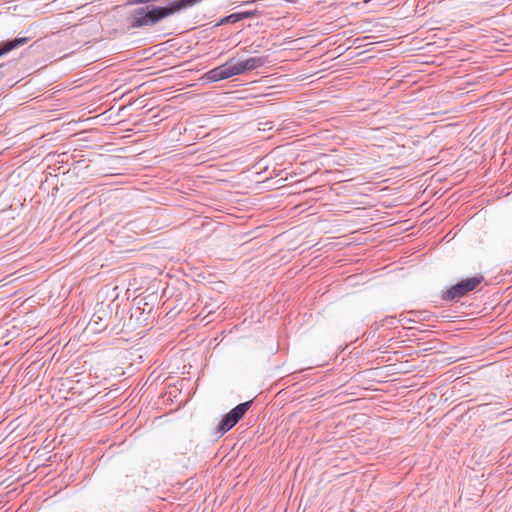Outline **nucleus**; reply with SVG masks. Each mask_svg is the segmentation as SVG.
I'll use <instances>...</instances> for the list:
<instances>
[{
	"label": "nucleus",
	"instance_id": "obj_9",
	"mask_svg": "<svg viewBox=\"0 0 512 512\" xmlns=\"http://www.w3.org/2000/svg\"><path fill=\"white\" fill-rule=\"evenodd\" d=\"M157 0H131L129 4H147L149 2H156Z\"/></svg>",
	"mask_w": 512,
	"mask_h": 512
},
{
	"label": "nucleus",
	"instance_id": "obj_7",
	"mask_svg": "<svg viewBox=\"0 0 512 512\" xmlns=\"http://www.w3.org/2000/svg\"><path fill=\"white\" fill-rule=\"evenodd\" d=\"M238 21H240V20H239V14H238V13H233V14H231V15H228V16H226V17L222 20V22H228V23H236V22H238Z\"/></svg>",
	"mask_w": 512,
	"mask_h": 512
},
{
	"label": "nucleus",
	"instance_id": "obj_1",
	"mask_svg": "<svg viewBox=\"0 0 512 512\" xmlns=\"http://www.w3.org/2000/svg\"><path fill=\"white\" fill-rule=\"evenodd\" d=\"M199 1L200 0H175L167 6L147 5L139 7L130 13L127 17V22L131 28L153 26L170 15L194 6Z\"/></svg>",
	"mask_w": 512,
	"mask_h": 512
},
{
	"label": "nucleus",
	"instance_id": "obj_4",
	"mask_svg": "<svg viewBox=\"0 0 512 512\" xmlns=\"http://www.w3.org/2000/svg\"><path fill=\"white\" fill-rule=\"evenodd\" d=\"M233 76H236L233 60H229L226 63L209 70L205 74L206 79L211 82L225 80Z\"/></svg>",
	"mask_w": 512,
	"mask_h": 512
},
{
	"label": "nucleus",
	"instance_id": "obj_8",
	"mask_svg": "<svg viewBox=\"0 0 512 512\" xmlns=\"http://www.w3.org/2000/svg\"><path fill=\"white\" fill-rule=\"evenodd\" d=\"M239 14V20L251 18L255 15L254 11H245V12H238Z\"/></svg>",
	"mask_w": 512,
	"mask_h": 512
},
{
	"label": "nucleus",
	"instance_id": "obj_3",
	"mask_svg": "<svg viewBox=\"0 0 512 512\" xmlns=\"http://www.w3.org/2000/svg\"><path fill=\"white\" fill-rule=\"evenodd\" d=\"M252 403V400L245 401L231 409L227 414L223 416L217 427V432L220 433V435H223L232 429L244 417L246 412L250 409Z\"/></svg>",
	"mask_w": 512,
	"mask_h": 512
},
{
	"label": "nucleus",
	"instance_id": "obj_5",
	"mask_svg": "<svg viewBox=\"0 0 512 512\" xmlns=\"http://www.w3.org/2000/svg\"><path fill=\"white\" fill-rule=\"evenodd\" d=\"M267 58L263 56L251 57L243 61L234 62L236 75H241L247 71H253L262 67Z\"/></svg>",
	"mask_w": 512,
	"mask_h": 512
},
{
	"label": "nucleus",
	"instance_id": "obj_2",
	"mask_svg": "<svg viewBox=\"0 0 512 512\" xmlns=\"http://www.w3.org/2000/svg\"><path fill=\"white\" fill-rule=\"evenodd\" d=\"M482 281V276L464 279L446 290L442 295V299L445 301L458 300L473 291Z\"/></svg>",
	"mask_w": 512,
	"mask_h": 512
},
{
	"label": "nucleus",
	"instance_id": "obj_10",
	"mask_svg": "<svg viewBox=\"0 0 512 512\" xmlns=\"http://www.w3.org/2000/svg\"><path fill=\"white\" fill-rule=\"evenodd\" d=\"M98 320H101V317L97 316V315H93L92 317V321L95 323V324H99V321Z\"/></svg>",
	"mask_w": 512,
	"mask_h": 512
},
{
	"label": "nucleus",
	"instance_id": "obj_11",
	"mask_svg": "<svg viewBox=\"0 0 512 512\" xmlns=\"http://www.w3.org/2000/svg\"><path fill=\"white\" fill-rule=\"evenodd\" d=\"M4 65H0V81L2 80L3 78V73H2V69H3Z\"/></svg>",
	"mask_w": 512,
	"mask_h": 512
},
{
	"label": "nucleus",
	"instance_id": "obj_6",
	"mask_svg": "<svg viewBox=\"0 0 512 512\" xmlns=\"http://www.w3.org/2000/svg\"><path fill=\"white\" fill-rule=\"evenodd\" d=\"M30 39L31 36H21V34H19L14 39L0 42V57L25 45Z\"/></svg>",
	"mask_w": 512,
	"mask_h": 512
}]
</instances>
